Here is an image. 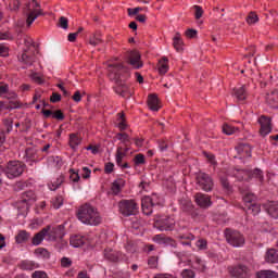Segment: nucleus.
Here are the masks:
<instances>
[{
	"label": "nucleus",
	"instance_id": "052dcab7",
	"mask_svg": "<svg viewBox=\"0 0 278 278\" xmlns=\"http://www.w3.org/2000/svg\"><path fill=\"white\" fill-rule=\"evenodd\" d=\"M70 173H71L70 179H72V181H74V184H77V181H79V179H80L79 173H76V170L73 168L70 169Z\"/></svg>",
	"mask_w": 278,
	"mask_h": 278
},
{
	"label": "nucleus",
	"instance_id": "dca6fc26",
	"mask_svg": "<svg viewBox=\"0 0 278 278\" xmlns=\"http://www.w3.org/2000/svg\"><path fill=\"white\" fill-rule=\"evenodd\" d=\"M153 205L155 204L153 203V199L151 197H144L141 200L142 212L146 214V216H151V214H153Z\"/></svg>",
	"mask_w": 278,
	"mask_h": 278
},
{
	"label": "nucleus",
	"instance_id": "0e129e2a",
	"mask_svg": "<svg viewBox=\"0 0 278 278\" xmlns=\"http://www.w3.org/2000/svg\"><path fill=\"white\" fill-rule=\"evenodd\" d=\"M197 247L198 249H200V251H205V249H207V240L205 239L198 240Z\"/></svg>",
	"mask_w": 278,
	"mask_h": 278
},
{
	"label": "nucleus",
	"instance_id": "7ed1b4c3",
	"mask_svg": "<svg viewBox=\"0 0 278 278\" xmlns=\"http://www.w3.org/2000/svg\"><path fill=\"white\" fill-rule=\"evenodd\" d=\"M118 210L122 216H136L138 214V202L136 200H121Z\"/></svg>",
	"mask_w": 278,
	"mask_h": 278
},
{
	"label": "nucleus",
	"instance_id": "9d476101",
	"mask_svg": "<svg viewBox=\"0 0 278 278\" xmlns=\"http://www.w3.org/2000/svg\"><path fill=\"white\" fill-rule=\"evenodd\" d=\"M48 240L50 242H55V240H62L64 238V225H59L56 227L51 228L47 233Z\"/></svg>",
	"mask_w": 278,
	"mask_h": 278
},
{
	"label": "nucleus",
	"instance_id": "473e14b6",
	"mask_svg": "<svg viewBox=\"0 0 278 278\" xmlns=\"http://www.w3.org/2000/svg\"><path fill=\"white\" fill-rule=\"evenodd\" d=\"M219 181L223 187V190L226 192H233V187H231V184H229V179L226 176H219Z\"/></svg>",
	"mask_w": 278,
	"mask_h": 278
},
{
	"label": "nucleus",
	"instance_id": "de8ad7c7",
	"mask_svg": "<svg viewBox=\"0 0 278 278\" xmlns=\"http://www.w3.org/2000/svg\"><path fill=\"white\" fill-rule=\"evenodd\" d=\"M25 157L26 160H30V161L36 160V150L34 148H27L25 150Z\"/></svg>",
	"mask_w": 278,
	"mask_h": 278
},
{
	"label": "nucleus",
	"instance_id": "b1692460",
	"mask_svg": "<svg viewBox=\"0 0 278 278\" xmlns=\"http://www.w3.org/2000/svg\"><path fill=\"white\" fill-rule=\"evenodd\" d=\"M70 244L75 249H79V247H84V244H86V237L76 235L70 239Z\"/></svg>",
	"mask_w": 278,
	"mask_h": 278
},
{
	"label": "nucleus",
	"instance_id": "a211bd4d",
	"mask_svg": "<svg viewBox=\"0 0 278 278\" xmlns=\"http://www.w3.org/2000/svg\"><path fill=\"white\" fill-rule=\"evenodd\" d=\"M148 106L150 108V110L152 112H159L160 108H162L160 105V99L157 98V96L155 93H150L148 96Z\"/></svg>",
	"mask_w": 278,
	"mask_h": 278
},
{
	"label": "nucleus",
	"instance_id": "20e7f679",
	"mask_svg": "<svg viewBox=\"0 0 278 278\" xmlns=\"http://www.w3.org/2000/svg\"><path fill=\"white\" fill-rule=\"evenodd\" d=\"M225 238L231 247H244V236L240 233L238 230H233L231 228L225 229Z\"/></svg>",
	"mask_w": 278,
	"mask_h": 278
},
{
	"label": "nucleus",
	"instance_id": "5701e85b",
	"mask_svg": "<svg viewBox=\"0 0 278 278\" xmlns=\"http://www.w3.org/2000/svg\"><path fill=\"white\" fill-rule=\"evenodd\" d=\"M237 152L242 157H251V146L249 143H241L237 147Z\"/></svg>",
	"mask_w": 278,
	"mask_h": 278
},
{
	"label": "nucleus",
	"instance_id": "f03ea898",
	"mask_svg": "<svg viewBox=\"0 0 278 278\" xmlns=\"http://www.w3.org/2000/svg\"><path fill=\"white\" fill-rule=\"evenodd\" d=\"M76 216L84 225H90L91 227L101 225V214L97 207L92 206L90 203L80 205L76 212Z\"/></svg>",
	"mask_w": 278,
	"mask_h": 278
},
{
	"label": "nucleus",
	"instance_id": "a18cd8bd",
	"mask_svg": "<svg viewBox=\"0 0 278 278\" xmlns=\"http://www.w3.org/2000/svg\"><path fill=\"white\" fill-rule=\"evenodd\" d=\"M260 21V17L255 14V12H250L247 17L248 25H255Z\"/></svg>",
	"mask_w": 278,
	"mask_h": 278
},
{
	"label": "nucleus",
	"instance_id": "69168bd1",
	"mask_svg": "<svg viewBox=\"0 0 278 278\" xmlns=\"http://www.w3.org/2000/svg\"><path fill=\"white\" fill-rule=\"evenodd\" d=\"M138 12H142V8L137 7L135 9H131V8L127 9L128 16H136L138 15Z\"/></svg>",
	"mask_w": 278,
	"mask_h": 278
},
{
	"label": "nucleus",
	"instance_id": "49530a36",
	"mask_svg": "<svg viewBox=\"0 0 278 278\" xmlns=\"http://www.w3.org/2000/svg\"><path fill=\"white\" fill-rule=\"evenodd\" d=\"M21 101L17 100H11L9 101V106H5V110L12 111V110H18V108H22Z\"/></svg>",
	"mask_w": 278,
	"mask_h": 278
},
{
	"label": "nucleus",
	"instance_id": "412c9836",
	"mask_svg": "<svg viewBox=\"0 0 278 278\" xmlns=\"http://www.w3.org/2000/svg\"><path fill=\"white\" fill-rule=\"evenodd\" d=\"M104 257L105 260H108L109 262H118L121 254L112 249H105L104 250Z\"/></svg>",
	"mask_w": 278,
	"mask_h": 278
},
{
	"label": "nucleus",
	"instance_id": "7c9ffc66",
	"mask_svg": "<svg viewBox=\"0 0 278 278\" xmlns=\"http://www.w3.org/2000/svg\"><path fill=\"white\" fill-rule=\"evenodd\" d=\"M173 40L174 49H176L178 52L184 51V40H181V34L176 33Z\"/></svg>",
	"mask_w": 278,
	"mask_h": 278
},
{
	"label": "nucleus",
	"instance_id": "f257e3e1",
	"mask_svg": "<svg viewBox=\"0 0 278 278\" xmlns=\"http://www.w3.org/2000/svg\"><path fill=\"white\" fill-rule=\"evenodd\" d=\"M108 73L111 81H115L116 84V94H119V97H123L124 99H131L134 90L123 84V81H127V79H129V68L125 67L123 63H109Z\"/></svg>",
	"mask_w": 278,
	"mask_h": 278
},
{
	"label": "nucleus",
	"instance_id": "4d7b16f0",
	"mask_svg": "<svg viewBox=\"0 0 278 278\" xmlns=\"http://www.w3.org/2000/svg\"><path fill=\"white\" fill-rule=\"evenodd\" d=\"M181 277L182 278H194L195 277L194 270H192V269H184L181 271Z\"/></svg>",
	"mask_w": 278,
	"mask_h": 278
},
{
	"label": "nucleus",
	"instance_id": "f8f14e48",
	"mask_svg": "<svg viewBox=\"0 0 278 278\" xmlns=\"http://www.w3.org/2000/svg\"><path fill=\"white\" fill-rule=\"evenodd\" d=\"M128 64L130 66H134V68H142L144 66V63L141 61L140 52L137 50L130 51L129 58H128Z\"/></svg>",
	"mask_w": 278,
	"mask_h": 278
},
{
	"label": "nucleus",
	"instance_id": "a19ab883",
	"mask_svg": "<svg viewBox=\"0 0 278 278\" xmlns=\"http://www.w3.org/2000/svg\"><path fill=\"white\" fill-rule=\"evenodd\" d=\"M123 157H126L125 153H123V147H118L115 154L117 166H121L123 164Z\"/></svg>",
	"mask_w": 278,
	"mask_h": 278
},
{
	"label": "nucleus",
	"instance_id": "0eeeda50",
	"mask_svg": "<svg viewBox=\"0 0 278 278\" xmlns=\"http://www.w3.org/2000/svg\"><path fill=\"white\" fill-rule=\"evenodd\" d=\"M229 273L231 277L236 278H250L251 277V268L249 266L239 264L229 268Z\"/></svg>",
	"mask_w": 278,
	"mask_h": 278
},
{
	"label": "nucleus",
	"instance_id": "2f4dec72",
	"mask_svg": "<svg viewBox=\"0 0 278 278\" xmlns=\"http://www.w3.org/2000/svg\"><path fill=\"white\" fill-rule=\"evenodd\" d=\"M233 177H236L238 181H244L247 177H251V172H247L244 169H236L233 170Z\"/></svg>",
	"mask_w": 278,
	"mask_h": 278
},
{
	"label": "nucleus",
	"instance_id": "e2e57ef3",
	"mask_svg": "<svg viewBox=\"0 0 278 278\" xmlns=\"http://www.w3.org/2000/svg\"><path fill=\"white\" fill-rule=\"evenodd\" d=\"M157 144H159V149H160L161 152L167 151L168 143L166 142V140L160 139L157 141Z\"/></svg>",
	"mask_w": 278,
	"mask_h": 278
},
{
	"label": "nucleus",
	"instance_id": "72a5a7b5",
	"mask_svg": "<svg viewBox=\"0 0 278 278\" xmlns=\"http://www.w3.org/2000/svg\"><path fill=\"white\" fill-rule=\"evenodd\" d=\"M256 278H278V274L273 270H261L256 273Z\"/></svg>",
	"mask_w": 278,
	"mask_h": 278
},
{
	"label": "nucleus",
	"instance_id": "bb28decb",
	"mask_svg": "<svg viewBox=\"0 0 278 278\" xmlns=\"http://www.w3.org/2000/svg\"><path fill=\"white\" fill-rule=\"evenodd\" d=\"M154 240H156V242H163V244H169V247H177V241H175V239L170 238V237H164L162 235H156L154 237Z\"/></svg>",
	"mask_w": 278,
	"mask_h": 278
},
{
	"label": "nucleus",
	"instance_id": "13d9d810",
	"mask_svg": "<svg viewBox=\"0 0 278 278\" xmlns=\"http://www.w3.org/2000/svg\"><path fill=\"white\" fill-rule=\"evenodd\" d=\"M59 27H62V29H68V18L61 16L59 18Z\"/></svg>",
	"mask_w": 278,
	"mask_h": 278
},
{
	"label": "nucleus",
	"instance_id": "4468645a",
	"mask_svg": "<svg viewBox=\"0 0 278 278\" xmlns=\"http://www.w3.org/2000/svg\"><path fill=\"white\" fill-rule=\"evenodd\" d=\"M265 103L266 105H269V108L278 110V89H274L266 93Z\"/></svg>",
	"mask_w": 278,
	"mask_h": 278
},
{
	"label": "nucleus",
	"instance_id": "09e8293b",
	"mask_svg": "<svg viewBox=\"0 0 278 278\" xmlns=\"http://www.w3.org/2000/svg\"><path fill=\"white\" fill-rule=\"evenodd\" d=\"M223 131L226 134V136H231V134H236V131H238V128L232 127L229 124H224Z\"/></svg>",
	"mask_w": 278,
	"mask_h": 278
},
{
	"label": "nucleus",
	"instance_id": "338daca9",
	"mask_svg": "<svg viewBox=\"0 0 278 278\" xmlns=\"http://www.w3.org/2000/svg\"><path fill=\"white\" fill-rule=\"evenodd\" d=\"M31 278H49V276L45 271L36 270L33 273Z\"/></svg>",
	"mask_w": 278,
	"mask_h": 278
},
{
	"label": "nucleus",
	"instance_id": "f3484780",
	"mask_svg": "<svg viewBox=\"0 0 278 278\" xmlns=\"http://www.w3.org/2000/svg\"><path fill=\"white\" fill-rule=\"evenodd\" d=\"M39 16H45L42 9H35V10L30 11L29 13H27V15H26L27 27H31L34 21H36V18H38Z\"/></svg>",
	"mask_w": 278,
	"mask_h": 278
},
{
	"label": "nucleus",
	"instance_id": "ddd939ff",
	"mask_svg": "<svg viewBox=\"0 0 278 278\" xmlns=\"http://www.w3.org/2000/svg\"><path fill=\"white\" fill-rule=\"evenodd\" d=\"M41 114L43 115V118H54V121H64V118H66L62 110L52 111L42 109Z\"/></svg>",
	"mask_w": 278,
	"mask_h": 278
},
{
	"label": "nucleus",
	"instance_id": "c03bdc74",
	"mask_svg": "<svg viewBox=\"0 0 278 278\" xmlns=\"http://www.w3.org/2000/svg\"><path fill=\"white\" fill-rule=\"evenodd\" d=\"M251 177L258 179V181H264V172L260 168H255L253 172L250 173Z\"/></svg>",
	"mask_w": 278,
	"mask_h": 278
},
{
	"label": "nucleus",
	"instance_id": "423d86ee",
	"mask_svg": "<svg viewBox=\"0 0 278 278\" xmlns=\"http://www.w3.org/2000/svg\"><path fill=\"white\" fill-rule=\"evenodd\" d=\"M197 184L204 190V192H212V190H214V180H212V177L205 173L200 172L197 175Z\"/></svg>",
	"mask_w": 278,
	"mask_h": 278
},
{
	"label": "nucleus",
	"instance_id": "4be33fe9",
	"mask_svg": "<svg viewBox=\"0 0 278 278\" xmlns=\"http://www.w3.org/2000/svg\"><path fill=\"white\" fill-rule=\"evenodd\" d=\"M157 70L160 75H166L168 73V56H163L159 60Z\"/></svg>",
	"mask_w": 278,
	"mask_h": 278
},
{
	"label": "nucleus",
	"instance_id": "603ef678",
	"mask_svg": "<svg viewBox=\"0 0 278 278\" xmlns=\"http://www.w3.org/2000/svg\"><path fill=\"white\" fill-rule=\"evenodd\" d=\"M194 18L199 21L203 16V8L201 5H193Z\"/></svg>",
	"mask_w": 278,
	"mask_h": 278
},
{
	"label": "nucleus",
	"instance_id": "3c124183",
	"mask_svg": "<svg viewBox=\"0 0 278 278\" xmlns=\"http://www.w3.org/2000/svg\"><path fill=\"white\" fill-rule=\"evenodd\" d=\"M27 188V182L26 181H17L13 186V190L15 192H21V190H25Z\"/></svg>",
	"mask_w": 278,
	"mask_h": 278
},
{
	"label": "nucleus",
	"instance_id": "f704fd0d",
	"mask_svg": "<svg viewBox=\"0 0 278 278\" xmlns=\"http://www.w3.org/2000/svg\"><path fill=\"white\" fill-rule=\"evenodd\" d=\"M89 45H91V47H98V45H103V40L101 39V33H94L89 38Z\"/></svg>",
	"mask_w": 278,
	"mask_h": 278
},
{
	"label": "nucleus",
	"instance_id": "864d4df0",
	"mask_svg": "<svg viewBox=\"0 0 278 278\" xmlns=\"http://www.w3.org/2000/svg\"><path fill=\"white\" fill-rule=\"evenodd\" d=\"M203 155L204 157H206V160H208L210 164H212L213 166H216V164H218L216 162V156L214 154L203 151Z\"/></svg>",
	"mask_w": 278,
	"mask_h": 278
},
{
	"label": "nucleus",
	"instance_id": "ea45409f",
	"mask_svg": "<svg viewBox=\"0 0 278 278\" xmlns=\"http://www.w3.org/2000/svg\"><path fill=\"white\" fill-rule=\"evenodd\" d=\"M36 255H40V257H43V260H49L51 257V254L49 253V250L45 248H38L35 250Z\"/></svg>",
	"mask_w": 278,
	"mask_h": 278
},
{
	"label": "nucleus",
	"instance_id": "bf43d9fd",
	"mask_svg": "<svg viewBox=\"0 0 278 278\" xmlns=\"http://www.w3.org/2000/svg\"><path fill=\"white\" fill-rule=\"evenodd\" d=\"M60 101H62V94H60L58 92H53L50 97V102L51 103H60Z\"/></svg>",
	"mask_w": 278,
	"mask_h": 278
},
{
	"label": "nucleus",
	"instance_id": "cd10ccee",
	"mask_svg": "<svg viewBox=\"0 0 278 278\" xmlns=\"http://www.w3.org/2000/svg\"><path fill=\"white\" fill-rule=\"evenodd\" d=\"M123 188H125V179L118 178L112 184L111 190L113 194H118Z\"/></svg>",
	"mask_w": 278,
	"mask_h": 278
},
{
	"label": "nucleus",
	"instance_id": "58836bf2",
	"mask_svg": "<svg viewBox=\"0 0 278 278\" xmlns=\"http://www.w3.org/2000/svg\"><path fill=\"white\" fill-rule=\"evenodd\" d=\"M255 200H256L255 194H253V193H245L243 195L244 207L255 203Z\"/></svg>",
	"mask_w": 278,
	"mask_h": 278
},
{
	"label": "nucleus",
	"instance_id": "680f3d73",
	"mask_svg": "<svg viewBox=\"0 0 278 278\" xmlns=\"http://www.w3.org/2000/svg\"><path fill=\"white\" fill-rule=\"evenodd\" d=\"M62 197H56L53 201H52V205L54 207V210H60V207H62Z\"/></svg>",
	"mask_w": 278,
	"mask_h": 278
},
{
	"label": "nucleus",
	"instance_id": "393cba45",
	"mask_svg": "<svg viewBox=\"0 0 278 278\" xmlns=\"http://www.w3.org/2000/svg\"><path fill=\"white\" fill-rule=\"evenodd\" d=\"M31 238V235L27 232V230H20L18 233L15 236V242L17 244H24Z\"/></svg>",
	"mask_w": 278,
	"mask_h": 278
},
{
	"label": "nucleus",
	"instance_id": "37998d69",
	"mask_svg": "<svg viewBox=\"0 0 278 278\" xmlns=\"http://www.w3.org/2000/svg\"><path fill=\"white\" fill-rule=\"evenodd\" d=\"M135 166H140L142 164H147V160L144 159V154L139 153L134 157Z\"/></svg>",
	"mask_w": 278,
	"mask_h": 278
},
{
	"label": "nucleus",
	"instance_id": "5fc2aeb1",
	"mask_svg": "<svg viewBox=\"0 0 278 278\" xmlns=\"http://www.w3.org/2000/svg\"><path fill=\"white\" fill-rule=\"evenodd\" d=\"M3 125L7 127V134H10L12 131V125H14V119L9 117L3 119Z\"/></svg>",
	"mask_w": 278,
	"mask_h": 278
},
{
	"label": "nucleus",
	"instance_id": "a878e982",
	"mask_svg": "<svg viewBox=\"0 0 278 278\" xmlns=\"http://www.w3.org/2000/svg\"><path fill=\"white\" fill-rule=\"evenodd\" d=\"M266 262H268L269 264H278V251L275 249H269L266 252V256H265Z\"/></svg>",
	"mask_w": 278,
	"mask_h": 278
},
{
	"label": "nucleus",
	"instance_id": "6e6d98bb",
	"mask_svg": "<svg viewBox=\"0 0 278 278\" xmlns=\"http://www.w3.org/2000/svg\"><path fill=\"white\" fill-rule=\"evenodd\" d=\"M198 34H199V33H198L197 29H194V28H188V29L185 31V36H186L187 38H190V39L197 38Z\"/></svg>",
	"mask_w": 278,
	"mask_h": 278
},
{
	"label": "nucleus",
	"instance_id": "8fccbe9b",
	"mask_svg": "<svg viewBox=\"0 0 278 278\" xmlns=\"http://www.w3.org/2000/svg\"><path fill=\"white\" fill-rule=\"evenodd\" d=\"M125 249L128 253H136V251L138 250V247L136 245V242L127 241Z\"/></svg>",
	"mask_w": 278,
	"mask_h": 278
},
{
	"label": "nucleus",
	"instance_id": "e433bc0d",
	"mask_svg": "<svg viewBox=\"0 0 278 278\" xmlns=\"http://www.w3.org/2000/svg\"><path fill=\"white\" fill-rule=\"evenodd\" d=\"M79 144H81V139L77 135L71 134L70 135L71 149H77V147H79Z\"/></svg>",
	"mask_w": 278,
	"mask_h": 278
},
{
	"label": "nucleus",
	"instance_id": "6e6552de",
	"mask_svg": "<svg viewBox=\"0 0 278 278\" xmlns=\"http://www.w3.org/2000/svg\"><path fill=\"white\" fill-rule=\"evenodd\" d=\"M258 124L261 125L260 134L263 138L273 131V123L269 116L262 115L258 117Z\"/></svg>",
	"mask_w": 278,
	"mask_h": 278
},
{
	"label": "nucleus",
	"instance_id": "39448f33",
	"mask_svg": "<svg viewBox=\"0 0 278 278\" xmlns=\"http://www.w3.org/2000/svg\"><path fill=\"white\" fill-rule=\"evenodd\" d=\"M25 173V164L20 161H10L5 168V175L9 179L21 177Z\"/></svg>",
	"mask_w": 278,
	"mask_h": 278
},
{
	"label": "nucleus",
	"instance_id": "aec40b11",
	"mask_svg": "<svg viewBox=\"0 0 278 278\" xmlns=\"http://www.w3.org/2000/svg\"><path fill=\"white\" fill-rule=\"evenodd\" d=\"M244 211L245 214H250L251 216H257V214L262 212V206L256 202H253L252 204H248V206H244Z\"/></svg>",
	"mask_w": 278,
	"mask_h": 278
},
{
	"label": "nucleus",
	"instance_id": "9b49d317",
	"mask_svg": "<svg viewBox=\"0 0 278 278\" xmlns=\"http://www.w3.org/2000/svg\"><path fill=\"white\" fill-rule=\"evenodd\" d=\"M49 231H51V225L46 226L39 232L35 233L31 239V244H34V247L42 244V240H45V238H48L47 233H49Z\"/></svg>",
	"mask_w": 278,
	"mask_h": 278
},
{
	"label": "nucleus",
	"instance_id": "1a4fd4ad",
	"mask_svg": "<svg viewBox=\"0 0 278 278\" xmlns=\"http://www.w3.org/2000/svg\"><path fill=\"white\" fill-rule=\"evenodd\" d=\"M155 227L160 231H173L175 229V219L172 217L160 218L155 222Z\"/></svg>",
	"mask_w": 278,
	"mask_h": 278
},
{
	"label": "nucleus",
	"instance_id": "4c0bfd02",
	"mask_svg": "<svg viewBox=\"0 0 278 278\" xmlns=\"http://www.w3.org/2000/svg\"><path fill=\"white\" fill-rule=\"evenodd\" d=\"M117 116L121 121L117 127L121 129V131H125V129H127V118L125 117V112L118 113Z\"/></svg>",
	"mask_w": 278,
	"mask_h": 278
},
{
	"label": "nucleus",
	"instance_id": "2eb2a0df",
	"mask_svg": "<svg viewBox=\"0 0 278 278\" xmlns=\"http://www.w3.org/2000/svg\"><path fill=\"white\" fill-rule=\"evenodd\" d=\"M195 203L199 205V207H203L204 210H207V207L212 205V198L203 193H197Z\"/></svg>",
	"mask_w": 278,
	"mask_h": 278
},
{
	"label": "nucleus",
	"instance_id": "c85d7f7f",
	"mask_svg": "<svg viewBox=\"0 0 278 278\" xmlns=\"http://www.w3.org/2000/svg\"><path fill=\"white\" fill-rule=\"evenodd\" d=\"M179 205H180V210H182V212L190 213V212H192V210H194V205H192V201H190V200L181 199L179 201Z\"/></svg>",
	"mask_w": 278,
	"mask_h": 278
},
{
	"label": "nucleus",
	"instance_id": "c756f323",
	"mask_svg": "<svg viewBox=\"0 0 278 278\" xmlns=\"http://www.w3.org/2000/svg\"><path fill=\"white\" fill-rule=\"evenodd\" d=\"M233 94L238 101H245L247 100V88L244 86L233 89Z\"/></svg>",
	"mask_w": 278,
	"mask_h": 278
},
{
	"label": "nucleus",
	"instance_id": "6ab92c4d",
	"mask_svg": "<svg viewBox=\"0 0 278 278\" xmlns=\"http://www.w3.org/2000/svg\"><path fill=\"white\" fill-rule=\"evenodd\" d=\"M265 210L271 218H278V202L270 201L265 204Z\"/></svg>",
	"mask_w": 278,
	"mask_h": 278
},
{
	"label": "nucleus",
	"instance_id": "774afa93",
	"mask_svg": "<svg viewBox=\"0 0 278 278\" xmlns=\"http://www.w3.org/2000/svg\"><path fill=\"white\" fill-rule=\"evenodd\" d=\"M148 265L150 266V268H157V257L151 256L148 260Z\"/></svg>",
	"mask_w": 278,
	"mask_h": 278
},
{
	"label": "nucleus",
	"instance_id": "c9c22d12",
	"mask_svg": "<svg viewBox=\"0 0 278 278\" xmlns=\"http://www.w3.org/2000/svg\"><path fill=\"white\" fill-rule=\"evenodd\" d=\"M20 62H22V64H25L26 66H31V64H34V58L27 54V50H24L21 55Z\"/></svg>",
	"mask_w": 278,
	"mask_h": 278
},
{
	"label": "nucleus",
	"instance_id": "79ce46f5",
	"mask_svg": "<svg viewBox=\"0 0 278 278\" xmlns=\"http://www.w3.org/2000/svg\"><path fill=\"white\" fill-rule=\"evenodd\" d=\"M23 203H27L29 201H36V193L34 191H26L23 193Z\"/></svg>",
	"mask_w": 278,
	"mask_h": 278
}]
</instances>
